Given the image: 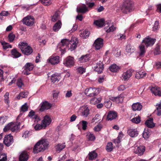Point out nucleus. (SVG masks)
<instances>
[{"label":"nucleus","instance_id":"nucleus-5","mask_svg":"<svg viewBox=\"0 0 161 161\" xmlns=\"http://www.w3.org/2000/svg\"><path fill=\"white\" fill-rule=\"evenodd\" d=\"M51 120L50 118L47 115L45 116L42 120L41 124H37L35 126L34 128L36 130H39L43 128H45L47 126L49 125Z\"/></svg>","mask_w":161,"mask_h":161},{"label":"nucleus","instance_id":"nucleus-23","mask_svg":"<svg viewBox=\"0 0 161 161\" xmlns=\"http://www.w3.org/2000/svg\"><path fill=\"white\" fill-rule=\"evenodd\" d=\"M127 132L129 136L132 137H136L138 135V132L136 129H129Z\"/></svg>","mask_w":161,"mask_h":161},{"label":"nucleus","instance_id":"nucleus-47","mask_svg":"<svg viewBox=\"0 0 161 161\" xmlns=\"http://www.w3.org/2000/svg\"><path fill=\"white\" fill-rule=\"evenodd\" d=\"M28 108L29 107L28 106L27 104L26 103L21 107L20 111L22 112H23L27 111L28 110Z\"/></svg>","mask_w":161,"mask_h":161},{"label":"nucleus","instance_id":"nucleus-32","mask_svg":"<svg viewBox=\"0 0 161 161\" xmlns=\"http://www.w3.org/2000/svg\"><path fill=\"white\" fill-rule=\"evenodd\" d=\"M146 74V73L145 72L139 71L136 72V74L135 77L137 79H139L145 77Z\"/></svg>","mask_w":161,"mask_h":161},{"label":"nucleus","instance_id":"nucleus-4","mask_svg":"<svg viewBox=\"0 0 161 161\" xmlns=\"http://www.w3.org/2000/svg\"><path fill=\"white\" fill-rule=\"evenodd\" d=\"M19 47L21 52L25 55H29L31 54L33 52V50L31 47L26 42H20L19 45Z\"/></svg>","mask_w":161,"mask_h":161},{"label":"nucleus","instance_id":"nucleus-45","mask_svg":"<svg viewBox=\"0 0 161 161\" xmlns=\"http://www.w3.org/2000/svg\"><path fill=\"white\" fill-rule=\"evenodd\" d=\"M92 0H86V4L88 6L89 8H92L94 5V3L92 2Z\"/></svg>","mask_w":161,"mask_h":161},{"label":"nucleus","instance_id":"nucleus-49","mask_svg":"<svg viewBox=\"0 0 161 161\" xmlns=\"http://www.w3.org/2000/svg\"><path fill=\"white\" fill-rule=\"evenodd\" d=\"M87 138L89 141H93L95 139V137L94 135L89 132L87 133Z\"/></svg>","mask_w":161,"mask_h":161},{"label":"nucleus","instance_id":"nucleus-33","mask_svg":"<svg viewBox=\"0 0 161 161\" xmlns=\"http://www.w3.org/2000/svg\"><path fill=\"white\" fill-rule=\"evenodd\" d=\"M88 155V158L90 160H93L95 159L97 156V153L94 151L90 152Z\"/></svg>","mask_w":161,"mask_h":161},{"label":"nucleus","instance_id":"nucleus-53","mask_svg":"<svg viewBox=\"0 0 161 161\" xmlns=\"http://www.w3.org/2000/svg\"><path fill=\"white\" fill-rule=\"evenodd\" d=\"M7 159V156L3 153H0V161H6Z\"/></svg>","mask_w":161,"mask_h":161},{"label":"nucleus","instance_id":"nucleus-46","mask_svg":"<svg viewBox=\"0 0 161 161\" xmlns=\"http://www.w3.org/2000/svg\"><path fill=\"white\" fill-rule=\"evenodd\" d=\"M31 135V133L30 131L26 130L23 134L22 137L25 138H28Z\"/></svg>","mask_w":161,"mask_h":161},{"label":"nucleus","instance_id":"nucleus-57","mask_svg":"<svg viewBox=\"0 0 161 161\" xmlns=\"http://www.w3.org/2000/svg\"><path fill=\"white\" fill-rule=\"evenodd\" d=\"M9 15V13L8 11H3L0 14V19H3V16H7Z\"/></svg>","mask_w":161,"mask_h":161},{"label":"nucleus","instance_id":"nucleus-35","mask_svg":"<svg viewBox=\"0 0 161 161\" xmlns=\"http://www.w3.org/2000/svg\"><path fill=\"white\" fill-rule=\"evenodd\" d=\"M109 70L112 72H116L119 69V67L116 64H113L109 67Z\"/></svg>","mask_w":161,"mask_h":161},{"label":"nucleus","instance_id":"nucleus-13","mask_svg":"<svg viewBox=\"0 0 161 161\" xmlns=\"http://www.w3.org/2000/svg\"><path fill=\"white\" fill-rule=\"evenodd\" d=\"M103 39L101 38H98L95 40L93 46L95 47L96 50H99L103 47Z\"/></svg>","mask_w":161,"mask_h":161},{"label":"nucleus","instance_id":"nucleus-37","mask_svg":"<svg viewBox=\"0 0 161 161\" xmlns=\"http://www.w3.org/2000/svg\"><path fill=\"white\" fill-rule=\"evenodd\" d=\"M28 94L27 92H20L17 97V99L19 100L23 98L26 97Z\"/></svg>","mask_w":161,"mask_h":161},{"label":"nucleus","instance_id":"nucleus-16","mask_svg":"<svg viewBox=\"0 0 161 161\" xmlns=\"http://www.w3.org/2000/svg\"><path fill=\"white\" fill-rule=\"evenodd\" d=\"M134 70L132 69H129L126 72L124 73L122 75V79L124 80H128L129 78L132 76V73Z\"/></svg>","mask_w":161,"mask_h":161},{"label":"nucleus","instance_id":"nucleus-24","mask_svg":"<svg viewBox=\"0 0 161 161\" xmlns=\"http://www.w3.org/2000/svg\"><path fill=\"white\" fill-rule=\"evenodd\" d=\"M19 122H13L12 124L11 131L12 132H17L20 128Z\"/></svg>","mask_w":161,"mask_h":161},{"label":"nucleus","instance_id":"nucleus-27","mask_svg":"<svg viewBox=\"0 0 161 161\" xmlns=\"http://www.w3.org/2000/svg\"><path fill=\"white\" fill-rule=\"evenodd\" d=\"M153 119L152 118H149L145 122L146 125L149 128H152L155 126V124L153 122Z\"/></svg>","mask_w":161,"mask_h":161},{"label":"nucleus","instance_id":"nucleus-2","mask_svg":"<svg viewBox=\"0 0 161 161\" xmlns=\"http://www.w3.org/2000/svg\"><path fill=\"white\" fill-rule=\"evenodd\" d=\"M119 9L124 14H128L133 9L132 2L131 0H124L119 6Z\"/></svg>","mask_w":161,"mask_h":161},{"label":"nucleus","instance_id":"nucleus-8","mask_svg":"<svg viewBox=\"0 0 161 161\" xmlns=\"http://www.w3.org/2000/svg\"><path fill=\"white\" fill-rule=\"evenodd\" d=\"M23 24L28 26H32L34 24V19L33 18H31L30 16H28L22 20Z\"/></svg>","mask_w":161,"mask_h":161},{"label":"nucleus","instance_id":"nucleus-48","mask_svg":"<svg viewBox=\"0 0 161 161\" xmlns=\"http://www.w3.org/2000/svg\"><path fill=\"white\" fill-rule=\"evenodd\" d=\"M65 147V145H63L62 144H59L56 146L55 148L57 151L60 152Z\"/></svg>","mask_w":161,"mask_h":161},{"label":"nucleus","instance_id":"nucleus-17","mask_svg":"<svg viewBox=\"0 0 161 161\" xmlns=\"http://www.w3.org/2000/svg\"><path fill=\"white\" fill-rule=\"evenodd\" d=\"M149 89H150L151 92L154 94L155 96H161V89L157 87H149Z\"/></svg>","mask_w":161,"mask_h":161},{"label":"nucleus","instance_id":"nucleus-28","mask_svg":"<svg viewBox=\"0 0 161 161\" xmlns=\"http://www.w3.org/2000/svg\"><path fill=\"white\" fill-rule=\"evenodd\" d=\"M106 24L108 25V26L107 28L106 32H113L114 31L115 29V27L113 25H110L111 21L110 20L106 21Z\"/></svg>","mask_w":161,"mask_h":161},{"label":"nucleus","instance_id":"nucleus-52","mask_svg":"<svg viewBox=\"0 0 161 161\" xmlns=\"http://www.w3.org/2000/svg\"><path fill=\"white\" fill-rule=\"evenodd\" d=\"M40 1L45 6H48L52 3L51 0H40Z\"/></svg>","mask_w":161,"mask_h":161},{"label":"nucleus","instance_id":"nucleus-3","mask_svg":"<svg viewBox=\"0 0 161 161\" xmlns=\"http://www.w3.org/2000/svg\"><path fill=\"white\" fill-rule=\"evenodd\" d=\"M49 142L46 139H42L35 145L33 148L34 153H37L41 151H43L48 146Z\"/></svg>","mask_w":161,"mask_h":161},{"label":"nucleus","instance_id":"nucleus-44","mask_svg":"<svg viewBox=\"0 0 161 161\" xmlns=\"http://www.w3.org/2000/svg\"><path fill=\"white\" fill-rule=\"evenodd\" d=\"M106 150L108 152L112 151L113 149V144L111 142H108L106 146Z\"/></svg>","mask_w":161,"mask_h":161},{"label":"nucleus","instance_id":"nucleus-58","mask_svg":"<svg viewBox=\"0 0 161 161\" xmlns=\"http://www.w3.org/2000/svg\"><path fill=\"white\" fill-rule=\"evenodd\" d=\"M15 38V35L13 33H10L8 36V38L9 41L11 42L13 41Z\"/></svg>","mask_w":161,"mask_h":161},{"label":"nucleus","instance_id":"nucleus-60","mask_svg":"<svg viewBox=\"0 0 161 161\" xmlns=\"http://www.w3.org/2000/svg\"><path fill=\"white\" fill-rule=\"evenodd\" d=\"M82 128L83 130H85L86 129L87 122L84 120H82L81 121Z\"/></svg>","mask_w":161,"mask_h":161},{"label":"nucleus","instance_id":"nucleus-34","mask_svg":"<svg viewBox=\"0 0 161 161\" xmlns=\"http://www.w3.org/2000/svg\"><path fill=\"white\" fill-rule=\"evenodd\" d=\"M28 116L29 117L33 119H35V121H38V120H40V119L38 118L37 116L35 114L34 111L32 110L29 113Z\"/></svg>","mask_w":161,"mask_h":161},{"label":"nucleus","instance_id":"nucleus-43","mask_svg":"<svg viewBox=\"0 0 161 161\" xmlns=\"http://www.w3.org/2000/svg\"><path fill=\"white\" fill-rule=\"evenodd\" d=\"M101 99L100 98H97L96 97H94L90 100V103L92 104H95L97 103L100 102Z\"/></svg>","mask_w":161,"mask_h":161},{"label":"nucleus","instance_id":"nucleus-1","mask_svg":"<svg viewBox=\"0 0 161 161\" xmlns=\"http://www.w3.org/2000/svg\"><path fill=\"white\" fill-rule=\"evenodd\" d=\"M74 40L69 41L66 39L62 40L58 45V49L61 51V55L64 54L65 52V49L68 48L69 50L72 51L75 48L78 43L76 39Z\"/></svg>","mask_w":161,"mask_h":161},{"label":"nucleus","instance_id":"nucleus-29","mask_svg":"<svg viewBox=\"0 0 161 161\" xmlns=\"http://www.w3.org/2000/svg\"><path fill=\"white\" fill-rule=\"evenodd\" d=\"M132 107L134 111H140L142 109V106L140 103H134L132 105Z\"/></svg>","mask_w":161,"mask_h":161},{"label":"nucleus","instance_id":"nucleus-20","mask_svg":"<svg viewBox=\"0 0 161 161\" xmlns=\"http://www.w3.org/2000/svg\"><path fill=\"white\" fill-rule=\"evenodd\" d=\"M29 158V155L25 151L22 152L20 154L19 158V161H27Z\"/></svg>","mask_w":161,"mask_h":161},{"label":"nucleus","instance_id":"nucleus-50","mask_svg":"<svg viewBox=\"0 0 161 161\" xmlns=\"http://www.w3.org/2000/svg\"><path fill=\"white\" fill-rule=\"evenodd\" d=\"M12 124V122L8 123L4 128L3 131L4 132H6L9 130L11 131Z\"/></svg>","mask_w":161,"mask_h":161},{"label":"nucleus","instance_id":"nucleus-12","mask_svg":"<svg viewBox=\"0 0 161 161\" xmlns=\"http://www.w3.org/2000/svg\"><path fill=\"white\" fill-rule=\"evenodd\" d=\"M94 70L97 72L98 73H101L104 69L103 64L102 62L100 61L99 62L96 63V65L94 66Z\"/></svg>","mask_w":161,"mask_h":161},{"label":"nucleus","instance_id":"nucleus-18","mask_svg":"<svg viewBox=\"0 0 161 161\" xmlns=\"http://www.w3.org/2000/svg\"><path fill=\"white\" fill-rule=\"evenodd\" d=\"M48 61L52 64L55 65L59 62V57L58 56H51L48 59Z\"/></svg>","mask_w":161,"mask_h":161},{"label":"nucleus","instance_id":"nucleus-51","mask_svg":"<svg viewBox=\"0 0 161 161\" xmlns=\"http://www.w3.org/2000/svg\"><path fill=\"white\" fill-rule=\"evenodd\" d=\"M59 18V15L57 12H55L54 14L52 16V21L55 22Z\"/></svg>","mask_w":161,"mask_h":161},{"label":"nucleus","instance_id":"nucleus-26","mask_svg":"<svg viewBox=\"0 0 161 161\" xmlns=\"http://www.w3.org/2000/svg\"><path fill=\"white\" fill-rule=\"evenodd\" d=\"M145 150V147L144 146L137 147L135 151V153L137 154L138 155H142Z\"/></svg>","mask_w":161,"mask_h":161},{"label":"nucleus","instance_id":"nucleus-42","mask_svg":"<svg viewBox=\"0 0 161 161\" xmlns=\"http://www.w3.org/2000/svg\"><path fill=\"white\" fill-rule=\"evenodd\" d=\"M150 135V132L148 130L145 129V130L143 133L142 136L143 138L145 139H147Z\"/></svg>","mask_w":161,"mask_h":161},{"label":"nucleus","instance_id":"nucleus-64","mask_svg":"<svg viewBox=\"0 0 161 161\" xmlns=\"http://www.w3.org/2000/svg\"><path fill=\"white\" fill-rule=\"evenodd\" d=\"M116 102L119 103L123 101V97L120 96L116 97Z\"/></svg>","mask_w":161,"mask_h":161},{"label":"nucleus","instance_id":"nucleus-7","mask_svg":"<svg viewBox=\"0 0 161 161\" xmlns=\"http://www.w3.org/2000/svg\"><path fill=\"white\" fill-rule=\"evenodd\" d=\"M3 142L6 146L9 147L14 142L13 136L10 134L6 135L4 138Z\"/></svg>","mask_w":161,"mask_h":161},{"label":"nucleus","instance_id":"nucleus-61","mask_svg":"<svg viewBox=\"0 0 161 161\" xmlns=\"http://www.w3.org/2000/svg\"><path fill=\"white\" fill-rule=\"evenodd\" d=\"M77 69V71L81 74H82L85 72V69L82 67H79Z\"/></svg>","mask_w":161,"mask_h":161},{"label":"nucleus","instance_id":"nucleus-6","mask_svg":"<svg viewBox=\"0 0 161 161\" xmlns=\"http://www.w3.org/2000/svg\"><path fill=\"white\" fill-rule=\"evenodd\" d=\"M99 93V89L95 88L90 87L86 88L85 91V93L87 96L92 97L95 96Z\"/></svg>","mask_w":161,"mask_h":161},{"label":"nucleus","instance_id":"nucleus-31","mask_svg":"<svg viewBox=\"0 0 161 161\" xmlns=\"http://www.w3.org/2000/svg\"><path fill=\"white\" fill-rule=\"evenodd\" d=\"M135 50V47L133 46L128 44L126 46L125 51L127 53H131L134 52Z\"/></svg>","mask_w":161,"mask_h":161},{"label":"nucleus","instance_id":"nucleus-63","mask_svg":"<svg viewBox=\"0 0 161 161\" xmlns=\"http://www.w3.org/2000/svg\"><path fill=\"white\" fill-rule=\"evenodd\" d=\"M159 25V22L158 21H156L154 23V26L153 27V31H156L158 28Z\"/></svg>","mask_w":161,"mask_h":161},{"label":"nucleus","instance_id":"nucleus-15","mask_svg":"<svg viewBox=\"0 0 161 161\" xmlns=\"http://www.w3.org/2000/svg\"><path fill=\"white\" fill-rule=\"evenodd\" d=\"M81 115L84 117H86L89 114V110L88 107L85 106L81 107L80 108Z\"/></svg>","mask_w":161,"mask_h":161},{"label":"nucleus","instance_id":"nucleus-54","mask_svg":"<svg viewBox=\"0 0 161 161\" xmlns=\"http://www.w3.org/2000/svg\"><path fill=\"white\" fill-rule=\"evenodd\" d=\"M2 45H3V48L4 49H7L9 48H12V47L11 45H9L8 43H6L5 42H3L2 43Z\"/></svg>","mask_w":161,"mask_h":161},{"label":"nucleus","instance_id":"nucleus-55","mask_svg":"<svg viewBox=\"0 0 161 161\" xmlns=\"http://www.w3.org/2000/svg\"><path fill=\"white\" fill-rule=\"evenodd\" d=\"M101 116L98 114H96L95 116L92 119V121L93 122L96 121V122L100 121L101 120Z\"/></svg>","mask_w":161,"mask_h":161},{"label":"nucleus","instance_id":"nucleus-62","mask_svg":"<svg viewBox=\"0 0 161 161\" xmlns=\"http://www.w3.org/2000/svg\"><path fill=\"white\" fill-rule=\"evenodd\" d=\"M112 103L109 100L105 101V107L107 108H109L111 107L112 105Z\"/></svg>","mask_w":161,"mask_h":161},{"label":"nucleus","instance_id":"nucleus-9","mask_svg":"<svg viewBox=\"0 0 161 161\" xmlns=\"http://www.w3.org/2000/svg\"><path fill=\"white\" fill-rule=\"evenodd\" d=\"M40 108L39 110L42 112L45 110L50 109L52 107L51 104L47 101L42 102L40 105Z\"/></svg>","mask_w":161,"mask_h":161},{"label":"nucleus","instance_id":"nucleus-38","mask_svg":"<svg viewBox=\"0 0 161 161\" xmlns=\"http://www.w3.org/2000/svg\"><path fill=\"white\" fill-rule=\"evenodd\" d=\"M12 55L14 58H18L21 56V54L16 49H14L11 51Z\"/></svg>","mask_w":161,"mask_h":161},{"label":"nucleus","instance_id":"nucleus-19","mask_svg":"<svg viewBox=\"0 0 161 161\" xmlns=\"http://www.w3.org/2000/svg\"><path fill=\"white\" fill-rule=\"evenodd\" d=\"M117 113L113 111H109L108 114L107 119L108 120H112L115 119L117 117Z\"/></svg>","mask_w":161,"mask_h":161},{"label":"nucleus","instance_id":"nucleus-40","mask_svg":"<svg viewBox=\"0 0 161 161\" xmlns=\"http://www.w3.org/2000/svg\"><path fill=\"white\" fill-rule=\"evenodd\" d=\"M88 55H83L79 59V61L81 63L86 62L88 60Z\"/></svg>","mask_w":161,"mask_h":161},{"label":"nucleus","instance_id":"nucleus-10","mask_svg":"<svg viewBox=\"0 0 161 161\" xmlns=\"http://www.w3.org/2000/svg\"><path fill=\"white\" fill-rule=\"evenodd\" d=\"M74 64V58L70 56L66 58L64 61L63 64L66 66L70 67Z\"/></svg>","mask_w":161,"mask_h":161},{"label":"nucleus","instance_id":"nucleus-30","mask_svg":"<svg viewBox=\"0 0 161 161\" xmlns=\"http://www.w3.org/2000/svg\"><path fill=\"white\" fill-rule=\"evenodd\" d=\"M61 22L60 20H59L53 26V30L55 32L58 31L61 28Z\"/></svg>","mask_w":161,"mask_h":161},{"label":"nucleus","instance_id":"nucleus-36","mask_svg":"<svg viewBox=\"0 0 161 161\" xmlns=\"http://www.w3.org/2000/svg\"><path fill=\"white\" fill-rule=\"evenodd\" d=\"M33 64L31 63H27L24 66L25 69L26 71H30L33 69Z\"/></svg>","mask_w":161,"mask_h":161},{"label":"nucleus","instance_id":"nucleus-11","mask_svg":"<svg viewBox=\"0 0 161 161\" xmlns=\"http://www.w3.org/2000/svg\"><path fill=\"white\" fill-rule=\"evenodd\" d=\"M156 41V39L151 38L148 36L145 38L143 40L142 42L145 43L147 47H148L152 46Z\"/></svg>","mask_w":161,"mask_h":161},{"label":"nucleus","instance_id":"nucleus-56","mask_svg":"<svg viewBox=\"0 0 161 161\" xmlns=\"http://www.w3.org/2000/svg\"><path fill=\"white\" fill-rule=\"evenodd\" d=\"M140 119V117L138 116L132 119H131V121L133 123L138 124L141 121Z\"/></svg>","mask_w":161,"mask_h":161},{"label":"nucleus","instance_id":"nucleus-14","mask_svg":"<svg viewBox=\"0 0 161 161\" xmlns=\"http://www.w3.org/2000/svg\"><path fill=\"white\" fill-rule=\"evenodd\" d=\"M76 10L78 13L84 14L89 11V10L85 4H82L77 7Z\"/></svg>","mask_w":161,"mask_h":161},{"label":"nucleus","instance_id":"nucleus-22","mask_svg":"<svg viewBox=\"0 0 161 161\" xmlns=\"http://www.w3.org/2000/svg\"><path fill=\"white\" fill-rule=\"evenodd\" d=\"M139 47L140 49L139 55L137 57V59L139 58L141 59V58L144 57L146 53L144 45L141 44L139 46Z\"/></svg>","mask_w":161,"mask_h":161},{"label":"nucleus","instance_id":"nucleus-41","mask_svg":"<svg viewBox=\"0 0 161 161\" xmlns=\"http://www.w3.org/2000/svg\"><path fill=\"white\" fill-rule=\"evenodd\" d=\"M90 34V33L89 31L85 30L81 33L80 36L83 38H86L89 36Z\"/></svg>","mask_w":161,"mask_h":161},{"label":"nucleus","instance_id":"nucleus-21","mask_svg":"<svg viewBox=\"0 0 161 161\" xmlns=\"http://www.w3.org/2000/svg\"><path fill=\"white\" fill-rule=\"evenodd\" d=\"M61 77L59 74L54 73L51 75V80L53 83L58 82L60 79Z\"/></svg>","mask_w":161,"mask_h":161},{"label":"nucleus","instance_id":"nucleus-59","mask_svg":"<svg viewBox=\"0 0 161 161\" xmlns=\"http://www.w3.org/2000/svg\"><path fill=\"white\" fill-rule=\"evenodd\" d=\"M8 116H2L0 118V123L1 124H3L7 120Z\"/></svg>","mask_w":161,"mask_h":161},{"label":"nucleus","instance_id":"nucleus-25","mask_svg":"<svg viewBox=\"0 0 161 161\" xmlns=\"http://www.w3.org/2000/svg\"><path fill=\"white\" fill-rule=\"evenodd\" d=\"M93 23L98 27H102L104 25V20L103 19H101L95 20L94 21Z\"/></svg>","mask_w":161,"mask_h":161},{"label":"nucleus","instance_id":"nucleus-39","mask_svg":"<svg viewBox=\"0 0 161 161\" xmlns=\"http://www.w3.org/2000/svg\"><path fill=\"white\" fill-rule=\"evenodd\" d=\"M156 109L155 110V112L156 113V114L158 116H160L161 115V103L156 104Z\"/></svg>","mask_w":161,"mask_h":161}]
</instances>
